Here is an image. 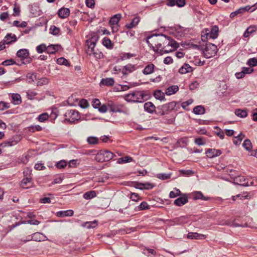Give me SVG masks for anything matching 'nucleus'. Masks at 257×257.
<instances>
[{"label": "nucleus", "instance_id": "338daca9", "mask_svg": "<svg viewBox=\"0 0 257 257\" xmlns=\"http://www.w3.org/2000/svg\"><path fill=\"white\" fill-rule=\"evenodd\" d=\"M242 71H243L244 74H250L253 71V69L251 68H247V67H243L242 69Z\"/></svg>", "mask_w": 257, "mask_h": 257}, {"label": "nucleus", "instance_id": "13d9d810", "mask_svg": "<svg viewBox=\"0 0 257 257\" xmlns=\"http://www.w3.org/2000/svg\"><path fill=\"white\" fill-rule=\"evenodd\" d=\"M79 105L83 108H86L89 106V103L86 100L82 99L79 102Z\"/></svg>", "mask_w": 257, "mask_h": 257}, {"label": "nucleus", "instance_id": "f3484780", "mask_svg": "<svg viewBox=\"0 0 257 257\" xmlns=\"http://www.w3.org/2000/svg\"><path fill=\"white\" fill-rule=\"evenodd\" d=\"M17 56L21 60H24L29 57V51L26 49H20L17 52Z\"/></svg>", "mask_w": 257, "mask_h": 257}, {"label": "nucleus", "instance_id": "1a4fd4ad", "mask_svg": "<svg viewBox=\"0 0 257 257\" xmlns=\"http://www.w3.org/2000/svg\"><path fill=\"white\" fill-rule=\"evenodd\" d=\"M65 119L68 121L73 122L80 118L78 111L74 109L67 110L65 114Z\"/></svg>", "mask_w": 257, "mask_h": 257}, {"label": "nucleus", "instance_id": "37998d69", "mask_svg": "<svg viewBox=\"0 0 257 257\" xmlns=\"http://www.w3.org/2000/svg\"><path fill=\"white\" fill-rule=\"evenodd\" d=\"M47 47L44 44H42L36 47V50L38 53H42L43 52L47 51Z\"/></svg>", "mask_w": 257, "mask_h": 257}, {"label": "nucleus", "instance_id": "8fccbe9b", "mask_svg": "<svg viewBox=\"0 0 257 257\" xmlns=\"http://www.w3.org/2000/svg\"><path fill=\"white\" fill-rule=\"evenodd\" d=\"M171 177V174H166V173H160L157 175V177L159 179L162 180H166L170 178Z\"/></svg>", "mask_w": 257, "mask_h": 257}, {"label": "nucleus", "instance_id": "de8ad7c7", "mask_svg": "<svg viewBox=\"0 0 257 257\" xmlns=\"http://www.w3.org/2000/svg\"><path fill=\"white\" fill-rule=\"evenodd\" d=\"M92 55H93L96 59H100L103 57L102 53L100 52L97 49H95L94 50V51L92 52Z\"/></svg>", "mask_w": 257, "mask_h": 257}, {"label": "nucleus", "instance_id": "a211bd4d", "mask_svg": "<svg viewBox=\"0 0 257 257\" xmlns=\"http://www.w3.org/2000/svg\"><path fill=\"white\" fill-rule=\"evenodd\" d=\"M58 14L61 18L64 19L69 16L70 10L68 8H62L59 10Z\"/></svg>", "mask_w": 257, "mask_h": 257}, {"label": "nucleus", "instance_id": "a878e982", "mask_svg": "<svg viewBox=\"0 0 257 257\" xmlns=\"http://www.w3.org/2000/svg\"><path fill=\"white\" fill-rule=\"evenodd\" d=\"M179 90V87L176 85H173L168 87L166 90V94L167 95H171L175 93Z\"/></svg>", "mask_w": 257, "mask_h": 257}, {"label": "nucleus", "instance_id": "864d4df0", "mask_svg": "<svg viewBox=\"0 0 257 257\" xmlns=\"http://www.w3.org/2000/svg\"><path fill=\"white\" fill-rule=\"evenodd\" d=\"M10 103L4 101H0V110H4L10 108Z\"/></svg>", "mask_w": 257, "mask_h": 257}, {"label": "nucleus", "instance_id": "ea45409f", "mask_svg": "<svg viewBox=\"0 0 257 257\" xmlns=\"http://www.w3.org/2000/svg\"><path fill=\"white\" fill-rule=\"evenodd\" d=\"M244 137L245 136L240 133L237 137H235V139L233 140V142L235 145H238L241 143L242 140Z\"/></svg>", "mask_w": 257, "mask_h": 257}, {"label": "nucleus", "instance_id": "5701e85b", "mask_svg": "<svg viewBox=\"0 0 257 257\" xmlns=\"http://www.w3.org/2000/svg\"><path fill=\"white\" fill-rule=\"evenodd\" d=\"M188 202V198L186 196L179 197L174 201V204L178 206H181Z\"/></svg>", "mask_w": 257, "mask_h": 257}, {"label": "nucleus", "instance_id": "c03bdc74", "mask_svg": "<svg viewBox=\"0 0 257 257\" xmlns=\"http://www.w3.org/2000/svg\"><path fill=\"white\" fill-rule=\"evenodd\" d=\"M57 63L59 65H64L65 66H68L69 64L68 60L63 57L57 59Z\"/></svg>", "mask_w": 257, "mask_h": 257}, {"label": "nucleus", "instance_id": "cd10ccee", "mask_svg": "<svg viewBox=\"0 0 257 257\" xmlns=\"http://www.w3.org/2000/svg\"><path fill=\"white\" fill-rule=\"evenodd\" d=\"M73 215L72 210L67 211H60L57 212V216L60 217L71 216Z\"/></svg>", "mask_w": 257, "mask_h": 257}, {"label": "nucleus", "instance_id": "4d7b16f0", "mask_svg": "<svg viewBox=\"0 0 257 257\" xmlns=\"http://www.w3.org/2000/svg\"><path fill=\"white\" fill-rule=\"evenodd\" d=\"M67 166V162L64 160H61L56 164V167L59 169H62Z\"/></svg>", "mask_w": 257, "mask_h": 257}, {"label": "nucleus", "instance_id": "58836bf2", "mask_svg": "<svg viewBox=\"0 0 257 257\" xmlns=\"http://www.w3.org/2000/svg\"><path fill=\"white\" fill-rule=\"evenodd\" d=\"M43 235L39 232H36L32 236V239L36 241H40L43 240Z\"/></svg>", "mask_w": 257, "mask_h": 257}, {"label": "nucleus", "instance_id": "09e8293b", "mask_svg": "<svg viewBox=\"0 0 257 257\" xmlns=\"http://www.w3.org/2000/svg\"><path fill=\"white\" fill-rule=\"evenodd\" d=\"M133 160L132 158L129 156L120 158L118 160L119 163L131 162Z\"/></svg>", "mask_w": 257, "mask_h": 257}, {"label": "nucleus", "instance_id": "0eeeda50", "mask_svg": "<svg viewBox=\"0 0 257 257\" xmlns=\"http://www.w3.org/2000/svg\"><path fill=\"white\" fill-rule=\"evenodd\" d=\"M122 16L120 14H117L112 16L109 22V25L111 28L113 33H115L118 31L119 25V22L121 20Z\"/></svg>", "mask_w": 257, "mask_h": 257}, {"label": "nucleus", "instance_id": "72a5a7b5", "mask_svg": "<svg viewBox=\"0 0 257 257\" xmlns=\"http://www.w3.org/2000/svg\"><path fill=\"white\" fill-rule=\"evenodd\" d=\"M12 98L15 104H19L22 102L21 97L19 94H13Z\"/></svg>", "mask_w": 257, "mask_h": 257}, {"label": "nucleus", "instance_id": "49530a36", "mask_svg": "<svg viewBox=\"0 0 257 257\" xmlns=\"http://www.w3.org/2000/svg\"><path fill=\"white\" fill-rule=\"evenodd\" d=\"M49 83V79L47 78H42L39 79L37 81L38 86H42L43 85L47 84Z\"/></svg>", "mask_w": 257, "mask_h": 257}, {"label": "nucleus", "instance_id": "f03ea898", "mask_svg": "<svg viewBox=\"0 0 257 257\" xmlns=\"http://www.w3.org/2000/svg\"><path fill=\"white\" fill-rule=\"evenodd\" d=\"M144 95L141 91H135L124 96V99L127 102H142L144 101Z\"/></svg>", "mask_w": 257, "mask_h": 257}, {"label": "nucleus", "instance_id": "79ce46f5", "mask_svg": "<svg viewBox=\"0 0 257 257\" xmlns=\"http://www.w3.org/2000/svg\"><path fill=\"white\" fill-rule=\"evenodd\" d=\"M48 118H49L48 114L47 113H43L39 115L38 116L37 119L40 122H44L45 120H46L47 119H48Z\"/></svg>", "mask_w": 257, "mask_h": 257}, {"label": "nucleus", "instance_id": "c85d7f7f", "mask_svg": "<svg viewBox=\"0 0 257 257\" xmlns=\"http://www.w3.org/2000/svg\"><path fill=\"white\" fill-rule=\"evenodd\" d=\"M235 114L237 116L241 118H244L247 116V112L245 109H237L235 111Z\"/></svg>", "mask_w": 257, "mask_h": 257}, {"label": "nucleus", "instance_id": "dca6fc26", "mask_svg": "<svg viewBox=\"0 0 257 257\" xmlns=\"http://www.w3.org/2000/svg\"><path fill=\"white\" fill-rule=\"evenodd\" d=\"M187 237L192 239H203L206 238V235L197 232H189L187 235Z\"/></svg>", "mask_w": 257, "mask_h": 257}, {"label": "nucleus", "instance_id": "ddd939ff", "mask_svg": "<svg viewBox=\"0 0 257 257\" xmlns=\"http://www.w3.org/2000/svg\"><path fill=\"white\" fill-rule=\"evenodd\" d=\"M206 154L208 158H212L220 156L221 154V152L220 150L208 149L206 151Z\"/></svg>", "mask_w": 257, "mask_h": 257}, {"label": "nucleus", "instance_id": "774afa93", "mask_svg": "<svg viewBox=\"0 0 257 257\" xmlns=\"http://www.w3.org/2000/svg\"><path fill=\"white\" fill-rule=\"evenodd\" d=\"M195 143L199 146H202L205 144V142L203 141L201 138H196L195 140Z\"/></svg>", "mask_w": 257, "mask_h": 257}, {"label": "nucleus", "instance_id": "2eb2a0df", "mask_svg": "<svg viewBox=\"0 0 257 257\" xmlns=\"http://www.w3.org/2000/svg\"><path fill=\"white\" fill-rule=\"evenodd\" d=\"M155 66L151 63L148 64L143 70V73L144 75H147L152 74L155 70Z\"/></svg>", "mask_w": 257, "mask_h": 257}, {"label": "nucleus", "instance_id": "6e6552de", "mask_svg": "<svg viewBox=\"0 0 257 257\" xmlns=\"http://www.w3.org/2000/svg\"><path fill=\"white\" fill-rule=\"evenodd\" d=\"M107 106L109 111L112 112H124L125 107L122 104L114 103L112 101H109Z\"/></svg>", "mask_w": 257, "mask_h": 257}, {"label": "nucleus", "instance_id": "f704fd0d", "mask_svg": "<svg viewBox=\"0 0 257 257\" xmlns=\"http://www.w3.org/2000/svg\"><path fill=\"white\" fill-rule=\"evenodd\" d=\"M97 225V222L96 221L86 222L84 223L82 226L87 228H94Z\"/></svg>", "mask_w": 257, "mask_h": 257}, {"label": "nucleus", "instance_id": "9d476101", "mask_svg": "<svg viewBox=\"0 0 257 257\" xmlns=\"http://www.w3.org/2000/svg\"><path fill=\"white\" fill-rule=\"evenodd\" d=\"M20 141V137L15 136V137L9 139V140L2 143L0 145V147L2 148H6V147H12V146L17 145Z\"/></svg>", "mask_w": 257, "mask_h": 257}, {"label": "nucleus", "instance_id": "680f3d73", "mask_svg": "<svg viewBox=\"0 0 257 257\" xmlns=\"http://www.w3.org/2000/svg\"><path fill=\"white\" fill-rule=\"evenodd\" d=\"M92 105L95 108H99L100 105V101L98 99H95L92 101Z\"/></svg>", "mask_w": 257, "mask_h": 257}, {"label": "nucleus", "instance_id": "0e129e2a", "mask_svg": "<svg viewBox=\"0 0 257 257\" xmlns=\"http://www.w3.org/2000/svg\"><path fill=\"white\" fill-rule=\"evenodd\" d=\"M139 208L140 210H145L149 208V205L147 202H143L139 205Z\"/></svg>", "mask_w": 257, "mask_h": 257}, {"label": "nucleus", "instance_id": "4c0bfd02", "mask_svg": "<svg viewBox=\"0 0 257 257\" xmlns=\"http://www.w3.org/2000/svg\"><path fill=\"white\" fill-rule=\"evenodd\" d=\"M154 96L156 99L162 100L164 99V93L160 90H156L154 92Z\"/></svg>", "mask_w": 257, "mask_h": 257}, {"label": "nucleus", "instance_id": "3c124183", "mask_svg": "<svg viewBox=\"0 0 257 257\" xmlns=\"http://www.w3.org/2000/svg\"><path fill=\"white\" fill-rule=\"evenodd\" d=\"M180 194V191L179 189H175L174 191H171L169 197L171 198H175Z\"/></svg>", "mask_w": 257, "mask_h": 257}, {"label": "nucleus", "instance_id": "69168bd1", "mask_svg": "<svg viewBox=\"0 0 257 257\" xmlns=\"http://www.w3.org/2000/svg\"><path fill=\"white\" fill-rule=\"evenodd\" d=\"M124 69L125 71H127L129 72H132L135 70V67L134 65L128 64L124 66Z\"/></svg>", "mask_w": 257, "mask_h": 257}, {"label": "nucleus", "instance_id": "7c9ffc66", "mask_svg": "<svg viewBox=\"0 0 257 257\" xmlns=\"http://www.w3.org/2000/svg\"><path fill=\"white\" fill-rule=\"evenodd\" d=\"M96 195V192L94 191H90L85 193L83 194V198L85 199H90Z\"/></svg>", "mask_w": 257, "mask_h": 257}, {"label": "nucleus", "instance_id": "c9c22d12", "mask_svg": "<svg viewBox=\"0 0 257 257\" xmlns=\"http://www.w3.org/2000/svg\"><path fill=\"white\" fill-rule=\"evenodd\" d=\"M138 185L139 188L141 189H152L154 187V185L153 184L150 183H140Z\"/></svg>", "mask_w": 257, "mask_h": 257}, {"label": "nucleus", "instance_id": "7ed1b4c3", "mask_svg": "<svg viewBox=\"0 0 257 257\" xmlns=\"http://www.w3.org/2000/svg\"><path fill=\"white\" fill-rule=\"evenodd\" d=\"M33 182L31 174V171L27 169L24 171V178L22 180L20 186L23 189H28L33 186Z\"/></svg>", "mask_w": 257, "mask_h": 257}, {"label": "nucleus", "instance_id": "a19ab883", "mask_svg": "<svg viewBox=\"0 0 257 257\" xmlns=\"http://www.w3.org/2000/svg\"><path fill=\"white\" fill-rule=\"evenodd\" d=\"M242 146L247 151H250L252 149L251 143L248 139H246L244 141Z\"/></svg>", "mask_w": 257, "mask_h": 257}, {"label": "nucleus", "instance_id": "2f4dec72", "mask_svg": "<svg viewBox=\"0 0 257 257\" xmlns=\"http://www.w3.org/2000/svg\"><path fill=\"white\" fill-rule=\"evenodd\" d=\"M256 27L255 26L249 27L243 34V36L245 38L249 37L250 34L256 31Z\"/></svg>", "mask_w": 257, "mask_h": 257}, {"label": "nucleus", "instance_id": "f8f14e48", "mask_svg": "<svg viewBox=\"0 0 257 257\" xmlns=\"http://www.w3.org/2000/svg\"><path fill=\"white\" fill-rule=\"evenodd\" d=\"M86 43L88 46V48L86 50V52L87 55L91 56L92 54V52L95 49V42L92 38L91 39L87 40Z\"/></svg>", "mask_w": 257, "mask_h": 257}, {"label": "nucleus", "instance_id": "a18cd8bd", "mask_svg": "<svg viewBox=\"0 0 257 257\" xmlns=\"http://www.w3.org/2000/svg\"><path fill=\"white\" fill-rule=\"evenodd\" d=\"M28 130L31 132L40 131L42 130V127L39 125H31L28 127Z\"/></svg>", "mask_w": 257, "mask_h": 257}, {"label": "nucleus", "instance_id": "603ef678", "mask_svg": "<svg viewBox=\"0 0 257 257\" xmlns=\"http://www.w3.org/2000/svg\"><path fill=\"white\" fill-rule=\"evenodd\" d=\"M200 199L204 200H207V198L204 197L201 192H198L196 193L194 196V199L197 200Z\"/></svg>", "mask_w": 257, "mask_h": 257}, {"label": "nucleus", "instance_id": "473e14b6", "mask_svg": "<svg viewBox=\"0 0 257 257\" xmlns=\"http://www.w3.org/2000/svg\"><path fill=\"white\" fill-rule=\"evenodd\" d=\"M250 9H251V7H249V6H247L244 7L240 8L239 9H237L235 12L237 15H241L244 12L249 11Z\"/></svg>", "mask_w": 257, "mask_h": 257}, {"label": "nucleus", "instance_id": "bb28decb", "mask_svg": "<svg viewBox=\"0 0 257 257\" xmlns=\"http://www.w3.org/2000/svg\"><path fill=\"white\" fill-rule=\"evenodd\" d=\"M193 112L198 115L203 114L205 112V109L202 105H198L194 108Z\"/></svg>", "mask_w": 257, "mask_h": 257}, {"label": "nucleus", "instance_id": "b1692460", "mask_svg": "<svg viewBox=\"0 0 257 257\" xmlns=\"http://www.w3.org/2000/svg\"><path fill=\"white\" fill-rule=\"evenodd\" d=\"M248 194L247 192H243L241 194H237L235 196H232V199L233 201H235L237 199L239 200H244L245 199H248Z\"/></svg>", "mask_w": 257, "mask_h": 257}, {"label": "nucleus", "instance_id": "20e7f679", "mask_svg": "<svg viewBox=\"0 0 257 257\" xmlns=\"http://www.w3.org/2000/svg\"><path fill=\"white\" fill-rule=\"evenodd\" d=\"M205 33L204 35H202V40L205 41L206 39H215L218 36L219 28L218 26L214 25L211 27L210 30L208 29L205 30Z\"/></svg>", "mask_w": 257, "mask_h": 257}, {"label": "nucleus", "instance_id": "393cba45", "mask_svg": "<svg viewBox=\"0 0 257 257\" xmlns=\"http://www.w3.org/2000/svg\"><path fill=\"white\" fill-rule=\"evenodd\" d=\"M144 109L148 112L152 113L155 110V106L151 102H147L144 104Z\"/></svg>", "mask_w": 257, "mask_h": 257}, {"label": "nucleus", "instance_id": "aec40b11", "mask_svg": "<svg viewBox=\"0 0 257 257\" xmlns=\"http://www.w3.org/2000/svg\"><path fill=\"white\" fill-rule=\"evenodd\" d=\"M114 81L112 78H103L101 80L100 85L102 86V85L107 86H111L114 84Z\"/></svg>", "mask_w": 257, "mask_h": 257}, {"label": "nucleus", "instance_id": "052dcab7", "mask_svg": "<svg viewBox=\"0 0 257 257\" xmlns=\"http://www.w3.org/2000/svg\"><path fill=\"white\" fill-rule=\"evenodd\" d=\"M50 30L51 33L54 35H56L58 34L60 32L59 29L57 28L55 26H51Z\"/></svg>", "mask_w": 257, "mask_h": 257}, {"label": "nucleus", "instance_id": "6e6d98bb", "mask_svg": "<svg viewBox=\"0 0 257 257\" xmlns=\"http://www.w3.org/2000/svg\"><path fill=\"white\" fill-rule=\"evenodd\" d=\"M98 139L94 137H90L87 139V142L90 144H96L98 143Z\"/></svg>", "mask_w": 257, "mask_h": 257}, {"label": "nucleus", "instance_id": "6ab92c4d", "mask_svg": "<svg viewBox=\"0 0 257 257\" xmlns=\"http://www.w3.org/2000/svg\"><path fill=\"white\" fill-rule=\"evenodd\" d=\"M3 41L6 44H9L12 42H16L17 41V38L14 34H8L5 36Z\"/></svg>", "mask_w": 257, "mask_h": 257}, {"label": "nucleus", "instance_id": "bf43d9fd", "mask_svg": "<svg viewBox=\"0 0 257 257\" xmlns=\"http://www.w3.org/2000/svg\"><path fill=\"white\" fill-rule=\"evenodd\" d=\"M247 64L249 66H255L257 65V60L255 58L249 59L248 60Z\"/></svg>", "mask_w": 257, "mask_h": 257}, {"label": "nucleus", "instance_id": "4be33fe9", "mask_svg": "<svg viewBox=\"0 0 257 257\" xmlns=\"http://www.w3.org/2000/svg\"><path fill=\"white\" fill-rule=\"evenodd\" d=\"M61 47L59 45H50L47 46V52L49 54H54L57 52Z\"/></svg>", "mask_w": 257, "mask_h": 257}, {"label": "nucleus", "instance_id": "39448f33", "mask_svg": "<svg viewBox=\"0 0 257 257\" xmlns=\"http://www.w3.org/2000/svg\"><path fill=\"white\" fill-rule=\"evenodd\" d=\"M217 46L212 43H207L203 50L204 57L206 58H210L214 56L217 52Z\"/></svg>", "mask_w": 257, "mask_h": 257}, {"label": "nucleus", "instance_id": "423d86ee", "mask_svg": "<svg viewBox=\"0 0 257 257\" xmlns=\"http://www.w3.org/2000/svg\"><path fill=\"white\" fill-rule=\"evenodd\" d=\"M115 155L109 151H101L96 156V160L99 162H106L112 159Z\"/></svg>", "mask_w": 257, "mask_h": 257}, {"label": "nucleus", "instance_id": "412c9836", "mask_svg": "<svg viewBox=\"0 0 257 257\" xmlns=\"http://www.w3.org/2000/svg\"><path fill=\"white\" fill-rule=\"evenodd\" d=\"M193 71L192 68L188 64H184L179 70L181 74H186Z\"/></svg>", "mask_w": 257, "mask_h": 257}, {"label": "nucleus", "instance_id": "9b49d317", "mask_svg": "<svg viewBox=\"0 0 257 257\" xmlns=\"http://www.w3.org/2000/svg\"><path fill=\"white\" fill-rule=\"evenodd\" d=\"M234 181L235 183L244 186H248V185L253 184L252 180L250 182L248 181V178H246L243 176H238L234 178Z\"/></svg>", "mask_w": 257, "mask_h": 257}, {"label": "nucleus", "instance_id": "c756f323", "mask_svg": "<svg viewBox=\"0 0 257 257\" xmlns=\"http://www.w3.org/2000/svg\"><path fill=\"white\" fill-rule=\"evenodd\" d=\"M103 45L108 49H112L113 46V44L111 40L108 38H104L102 40Z\"/></svg>", "mask_w": 257, "mask_h": 257}, {"label": "nucleus", "instance_id": "4468645a", "mask_svg": "<svg viewBox=\"0 0 257 257\" xmlns=\"http://www.w3.org/2000/svg\"><path fill=\"white\" fill-rule=\"evenodd\" d=\"M236 219H230L228 220H225V223H219V225H228L233 227H243L242 224H240L239 223H235Z\"/></svg>", "mask_w": 257, "mask_h": 257}, {"label": "nucleus", "instance_id": "5fc2aeb1", "mask_svg": "<svg viewBox=\"0 0 257 257\" xmlns=\"http://www.w3.org/2000/svg\"><path fill=\"white\" fill-rule=\"evenodd\" d=\"M27 78L29 80V83H32L36 79V76L34 73H28L27 75Z\"/></svg>", "mask_w": 257, "mask_h": 257}, {"label": "nucleus", "instance_id": "e433bc0d", "mask_svg": "<svg viewBox=\"0 0 257 257\" xmlns=\"http://www.w3.org/2000/svg\"><path fill=\"white\" fill-rule=\"evenodd\" d=\"M176 106V103L174 101L171 102L163 106L164 110H172Z\"/></svg>", "mask_w": 257, "mask_h": 257}, {"label": "nucleus", "instance_id": "e2e57ef3", "mask_svg": "<svg viewBox=\"0 0 257 257\" xmlns=\"http://www.w3.org/2000/svg\"><path fill=\"white\" fill-rule=\"evenodd\" d=\"M85 3L86 6L90 8H93L95 6L94 0H86Z\"/></svg>", "mask_w": 257, "mask_h": 257}, {"label": "nucleus", "instance_id": "f257e3e1", "mask_svg": "<svg viewBox=\"0 0 257 257\" xmlns=\"http://www.w3.org/2000/svg\"><path fill=\"white\" fill-rule=\"evenodd\" d=\"M147 43L155 52L168 53L178 47L175 41L165 35H153L148 37Z\"/></svg>", "mask_w": 257, "mask_h": 257}]
</instances>
